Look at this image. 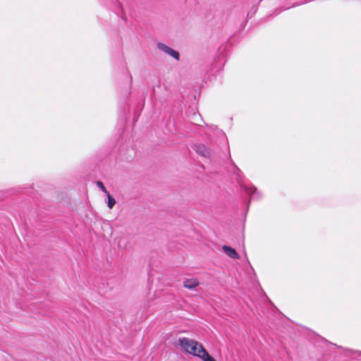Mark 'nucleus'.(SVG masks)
I'll return each instance as SVG.
<instances>
[{
  "mask_svg": "<svg viewBox=\"0 0 361 361\" xmlns=\"http://www.w3.org/2000/svg\"><path fill=\"white\" fill-rule=\"evenodd\" d=\"M178 345L187 353L200 357L202 360L208 353L203 345L193 339L188 338H180L178 340Z\"/></svg>",
  "mask_w": 361,
  "mask_h": 361,
  "instance_id": "nucleus-1",
  "label": "nucleus"
},
{
  "mask_svg": "<svg viewBox=\"0 0 361 361\" xmlns=\"http://www.w3.org/2000/svg\"><path fill=\"white\" fill-rule=\"evenodd\" d=\"M157 47L159 49L162 50L165 53L171 55L174 59H179V54L178 51L171 49L163 43H158Z\"/></svg>",
  "mask_w": 361,
  "mask_h": 361,
  "instance_id": "nucleus-2",
  "label": "nucleus"
},
{
  "mask_svg": "<svg viewBox=\"0 0 361 361\" xmlns=\"http://www.w3.org/2000/svg\"><path fill=\"white\" fill-rule=\"evenodd\" d=\"M195 150L198 154L204 157H209L211 155L209 149L202 144L195 145Z\"/></svg>",
  "mask_w": 361,
  "mask_h": 361,
  "instance_id": "nucleus-3",
  "label": "nucleus"
},
{
  "mask_svg": "<svg viewBox=\"0 0 361 361\" xmlns=\"http://www.w3.org/2000/svg\"><path fill=\"white\" fill-rule=\"evenodd\" d=\"M222 250L224 252L233 259H239V255L237 252L233 247L228 245H223Z\"/></svg>",
  "mask_w": 361,
  "mask_h": 361,
  "instance_id": "nucleus-4",
  "label": "nucleus"
},
{
  "mask_svg": "<svg viewBox=\"0 0 361 361\" xmlns=\"http://www.w3.org/2000/svg\"><path fill=\"white\" fill-rule=\"evenodd\" d=\"M199 285V282L196 279H186L183 283V286L188 289H193Z\"/></svg>",
  "mask_w": 361,
  "mask_h": 361,
  "instance_id": "nucleus-5",
  "label": "nucleus"
},
{
  "mask_svg": "<svg viewBox=\"0 0 361 361\" xmlns=\"http://www.w3.org/2000/svg\"><path fill=\"white\" fill-rule=\"evenodd\" d=\"M107 198H108V207L109 209H111L116 204V200L114 198L109 194V192H107Z\"/></svg>",
  "mask_w": 361,
  "mask_h": 361,
  "instance_id": "nucleus-6",
  "label": "nucleus"
},
{
  "mask_svg": "<svg viewBox=\"0 0 361 361\" xmlns=\"http://www.w3.org/2000/svg\"><path fill=\"white\" fill-rule=\"evenodd\" d=\"M97 185L99 188H101V189H102V190L103 192H104L106 194H107V192H109L106 190V188L104 187V184H103V183H102V181H99H99H97Z\"/></svg>",
  "mask_w": 361,
  "mask_h": 361,
  "instance_id": "nucleus-7",
  "label": "nucleus"
}]
</instances>
